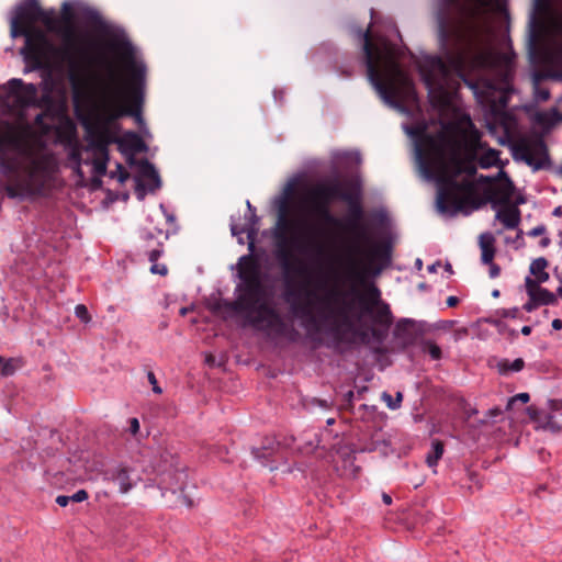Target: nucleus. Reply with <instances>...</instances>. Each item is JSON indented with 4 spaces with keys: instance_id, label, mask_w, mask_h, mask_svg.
<instances>
[{
    "instance_id": "f3484780",
    "label": "nucleus",
    "mask_w": 562,
    "mask_h": 562,
    "mask_svg": "<svg viewBox=\"0 0 562 562\" xmlns=\"http://www.w3.org/2000/svg\"><path fill=\"white\" fill-rule=\"evenodd\" d=\"M8 103L16 109L35 105L37 103V87L34 83H24L21 79H11L3 86Z\"/></svg>"
},
{
    "instance_id": "b1692460",
    "label": "nucleus",
    "mask_w": 562,
    "mask_h": 562,
    "mask_svg": "<svg viewBox=\"0 0 562 562\" xmlns=\"http://www.w3.org/2000/svg\"><path fill=\"white\" fill-rule=\"evenodd\" d=\"M495 220L499 221L506 229H515L520 223V211L517 206L505 204L494 209Z\"/></svg>"
},
{
    "instance_id": "1a4fd4ad",
    "label": "nucleus",
    "mask_w": 562,
    "mask_h": 562,
    "mask_svg": "<svg viewBox=\"0 0 562 562\" xmlns=\"http://www.w3.org/2000/svg\"><path fill=\"white\" fill-rule=\"evenodd\" d=\"M551 11L541 49L544 74H533V93L538 102H544L550 98L549 90L539 85L542 77L562 79V0H532V23L537 15L542 16Z\"/></svg>"
},
{
    "instance_id": "dca6fc26",
    "label": "nucleus",
    "mask_w": 562,
    "mask_h": 562,
    "mask_svg": "<svg viewBox=\"0 0 562 562\" xmlns=\"http://www.w3.org/2000/svg\"><path fill=\"white\" fill-rule=\"evenodd\" d=\"M361 300L364 302V313L371 315L373 323L386 330L392 325L393 317L389 304L381 301L380 290L375 285H369Z\"/></svg>"
},
{
    "instance_id": "393cba45",
    "label": "nucleus",
    "mask_w": 562,
    "mask_h": 562,
    "mask_svg": "<svg viewBox=\"0 0 562 562\" xmlns=\"http://www.w3.org/2000/svg\"><path fill=\"white\" fill-rule=\"evenodd\" d=\"M247 207L250 212V218L249 221L245 224V225H239V224H236L234 222H232L231 224V232L234 236H239L241 234H247V237L250 239V243H249V250L252 251L254 250V237L255 235L257 234V228H256V225H257V222H258V217L256 216L255 214V209L251 206L250 202L247 201Z\"/></svg>"
},
{
    "instance_id": "603ef678",
    "label": "nucleus",
    "mask_w": 562,
    "mask_h": 562,
    "mask_svg": "<svg viewBox=\"0 0 562 562\" xmlns=\"http://www.w3.org/2000/svg\"><path fill=\"white\" fill-rule=\"evenodd\" d=\"M326 288V282L324 280H319L317 283H316V289L317 290H325Z\"/></svg>"
},
{
    "instance_id": "79ce46f5",
    "label": "nucleus",
    "mask_w": 562,
    "mask_h": 562,
    "mask_svg": "<svg viewBox=\"0 0 562 562\" xmlns=\"http://www.w3.org/2000/svg\"><path fill=\"white\" fill-rule=\"evenodd\" d=\"M148 381L153 385V391L157 394L161 393V389L157 385L156 376L153 372H148Z\"/></svg>"
},
{
    "instance_id": "5fc2aeb1",
    "label": "nucleus",
    "mask_w": 562,
    "mask_h": 562,
    "mask_svg": "<svg viewBox=\"0 0 562 562\" xmlns=\"http://www.w3.org/2000/svg\"><path fill=\"white\" fill-rule=\"evenodd\" d=\"M438 266H439V263H432V265L428 266V271L436 272Z\"/></svg>"
},
{
    "instance_id": "37998d69",
    "label": "nucleus",
    "mask_w": 562,
    "mask_h": 562,
    "mask_svg": "<svg viewBox=\"0 0 562 562\" xmlns=\"http://www.w3.org/2000/svg\"><path fill=\"white\" fill-rule=\"evenodd\" d=\"M70 502V496H67V495H58L56 497V503L60 506V507H66Z\"/></svg>"
},
{
    "instance_id": "2f4dec72",
    "label": "nucleus",
    "mask_w": 562,
    "mask_h": 562,
    "mask_svg": "<svg viewBox=\"0 0 562 562\" xmlns=\"http://www.w3.org/2000/svg\"><path fill=\"white\" fill-rule=\"evenodd\" d=\"M423 351L428 353L432 360H439L442 356L440 347L432 341H425L423 344Z\"/></svg>"
},
{
    "instance_id": "f704fd0d",
    "label": "nucleus",
    "mask_w": 562,
    "mask_h": 562,
    "mask_svg": "<svg viewBox=\"0 0 562 562\" xmlns=\"http://www.w3.org/2000/svg\"><path fill=\"white\" fill-rule=\"evenodd\" d=\"M88 498V493L85 490H79L70 496V502L80 503Z\"/></svg>"
},
{
    "instance_id": "39448f33",
    "label": "nucleus",
    "mask_w": 562,
    "mask_h": 562,
    "mask_svg": "<svg viewBox=\"0 0 562 562\" xmlns=\"http://www.w3.org/2000/svg\"><path fill=\"white\" fill-rule=\"evenodd\" d=\"M440 42L445 55V59L437 56H426L417 63L419 75L428 89V95L432 105L437 109L448 106L452 100L454 91L459 88L460 80L474 74H486L496 77L497 82H487L488 89H504L509 85L514 70V53L510 46L509 37L502 34L495 26V40H493L492 49L497 56L508 57V69L506 72L501 68L499 63L493 61L484 65H474L471 60H464L460 67L453 61V55L460 49L461 41L459 40V30H447L441 24Z\"/></svg>"
},
{
    "instance_id": "c756f323",
    "label": "nucleus",
    "mask_w": 562,
    "mask_h": 562,
    "mask_svg": "<svg viewBox=\"0 0 562 562\" xmlns=\"http://www.w3.org/2000/svg\"><path fill=\"white\" fill-rule=\"evenodd\" d=\"M443 445L439 440H435L431 443L430 451L426 456V462L428 467L434 468L438 464V461L443 454Z\"/></svg>"
},
{
    "instance_id": "5701e85b",
    "label": "nucleus",
    "mask_w": 562,
    "mask_h": 562,
    "mask_svg": "<svg viewBox=\"0 0 562 562\" xmlns=\"http://www.w3.org/2000/svg\"><path fill=\"white\" fill-rule=\"evenodd\" d=\"M363 217L362 207L358 203H352L349 209V215L345 221V227L355 233L357 239L367 240V231L361 225Z\"/></svg>"
},
{
    "instance_id": "72a5a7b5",
    "label": "nucleus",
    "mask_w": 562,
    "mask_h": 562,
    "mask_svg": "<svg viewBox=\"0 0 562 562\" xmlns=\"http://www.w3.org/2000/svg\"><path fill=\"white\" fill-rule=\"evenodd\" d=\"M111 177L116 178L120 183H124L128 178V172L122 165L117 164L116 170L111 171Z\"/></svg>"
},
{
    "instance_id": "20e7f679",
    "label": "nucleus",
    "mask_w": 562,
    "mask_h": 562,
    "mask_svg": "<svg viewBox=\"0 0 562 562\" xmlns=\"http://www.w3.org/2000/svg\"><path fill=\"white\" fill-rule=\"evenodd\" d=\"M0 170L7 177L8 196L25 199L53 184L58 159L31 125L0 121Z\"/></svg>"
},
{
    "instance_id": "9d476101",
    "label": "nucleus",
    "mask_w": 562,
    "mask_h": 562,
    "mask_svg": "<svg viewBox=\"0 0 562 562\" xmlns=\"http://www.w3.org/2000/svg\"><path fill=\"white\" fill-rule=\"evenodd\" d=\"M358 254H360V247L350 245L346 248L344 256L326 258L324 262L330 272L336 273L339 270L346 280L363 284L369 276H379L391 261V246L389 244H373L366 256V260L357 257Z\"/></svg>"
},
{
    "instance_id": "4be33fe9",
    "label": "nucleus",
    "mask_w": 562,
    "mask_h": 562,
    "mask_svg": "<svg viewBox=\"0 0 562 562\" xmlns=\"http://www.w3.org/2000/svg\"><path fill=\"white\" fill-rule=\"evenodd\" d=\"M499 173L503 177L502 181L491 189L490 200L493 209H496V206L499 205L509 204L514 191L513 182L507 175L504 171H501Z\"/></svg>"
},
{
    "instance_id": "4d7b16f0",
    "label": "nucleus",
    "mask_w": 562,
    "mask_h": 562,
    "mask_svg": "<svg viewBox=\"0 0 562 562\" xmlns=\"http://www.w3.org/2000/svg\"><path fill=\"white\" fill-rule=\"evenodd\" d=\"M533 303H535L533 301H532V302L527 303V304L525 305V308H526L528 312L532 311V308H533Z\"/></svg>"
},
{
    "instance_id": "052dcab7",
    "label": "nucleus",
    "mask_w": 562,
    "mask_h": 562,
    "mask_svg": "<svg viewBox=\"0 0 562 562\" xmlns=\"http://www.w3.org/2000/svg\"><path fill=\"white\" fill-rule=\"evenodd\" d=\"M498 295H499L498 290H495V291L493 292V296H498Z\"/></svg>"
},
{
    "instance_id": "ea45409f",
    "label": "nucleus",
    "mask_w": 562,
    "mask_h": 562,
    "mask_svg": "<svg viewBox=\"0 0 562 562\" xmlns=\"http://www.w3.org/2000/svg\"><path fill=\"white\" fill-rule=\"evenodd\" d=\"M162 254V249L161 248H156V249H153L148 252V259L150 262L155 263L158 258L161 256Z\"/></svg>"
},
{
    "instance_id": "09e8293b",
    "label": "nucleus",
    "mask_w": 562,
    "mask_h": 562,
    "mask_svg": "<svg viewBox=\"0 0 562 562\" xmlns=\"http://www.w3.org/2000/svg\"><path fill=\"white\" fill-rule=\"evenodd\" d=\"M349 157H350V159L355 160L358 164L361 161L360 154L357 153V151L356 153H350Z\"/></svg>"
},
{
    "instance_id": "680f3d73",
    "label": "nucleus",
    "mask_w": 562,
    "mask_h": 562,
    "mask_svg": "<svg viewBox=\"0 0 562 562\" xmlns=\"http://www.w3.org/2000/svg\"><path fill=\"white\" fill-rule=\"evenodd\" d=\"M558 292L560 295H562V288H559Z\"/></svg>"
},
{
    "instance_id": "6e6d98bb",
    "label": "nucleus",
    "mask_w": 562,
    "mask_h": 562,
    "mask_svg": "<svg viewBox=\"0 0 562 562\" xmlns=\"http://www.w3.org/2000/svg\"><path fill=\"white\" fill-rule=\"evenodd\" d=\"M403 395L401 392L396 394L395 403H398V407L401 406Z\"/></svg>"
},
{
    "instance_id": "49530a36",
    "label": "nucleus",
    "mask_w": 562,
    "mask_h": 562,
    "mask_svg": "<svg viewBox=\"0 0 562 562\" xmlns=\"http://www.w3.org/2000/svg\"><path fill=\"white\" fill-rule=\"evenodd\" d=\"M552 328L554 330H560L562 329V321L560 318H555L552 321Z\"/></svg>"
},
{
    "instance_id": "412c9836",
    "label": "nucleus",
    "mask_w": 562,
    "mask_h": 562,
    "mask_svg": "<svg viewBox=\"0 0 562 562\" xmlns=\"http://www.w3.org/2000/svg\"><path fill=\"white\" fill-rule=\"evenodd\" d=\"M306 192H308L312 198H317L329 203L334 199H341L345 201L350 200L349 194L342 188V183L338 180L326 183H318Z\"/></svg>"
},
{
    "instance_id": "e433bc0d",
    "label": "nucleus",
    "mask_w": 562,
    "mask_h": 562,
    "mask_svg": "<svg viewBox=\"0 0 562 562\" xmlns=\"http://www.w3.org/2000/svg\"><path fill=\"white\" fill-rule=\"evenodd\" d=\"M150 271L156 274L166 276L168 272V269L165 265L160 263H153L150 267Z\"/></svg>"
},
{
    "instance_id": "13d9d810",
    "label": "nucleus",
    "mask_w": 562,
    "mask_h": 562,
    "mask_svg": "<svg viewBox=\"0 0 562 562\" xmlns=\"http://www.w3.org/2000/svg\"><path fill=\"white\" fill-rule=\"evenodd\" d=\"M553 214H554V215H560V214H562V210H561V207H560V206H559V207H557V209L553 211Z\"/></svg>"
},
{
    "instance_id": "8fccbe9b",
    "label": "nucleus",
    "mask_w": 562,
    "mask_h": 562,
    "mask_svg": "<svg viewBox=\"0 0 562 562\" xmlns=\"http://www.w3.org/2000/svg\"><path fill=\"white\" fill-rule=\"evenodd\" d=\"M44 119V114L43 113H38L35 115V124L41 126L42 125V121Z\"/></svg>"
},
{
    "instance_id": "c85d7f7f",
    "label": "nucleus",
    "mask_w": 562,
    "mask_h": 562,
    "mask_svg": "<svg viewBox=\"0 0 562 562\" xmlns=\"http://www.w3.org/2000/svg\"><path fill=\"white\" fill-rule=\"evenodd\" d=\"M525 362L521 358H517L513 361L508 359H502L497 362L496 367L501 374H508L510 372H519L524 369Z\"/></svg>"
},
{
    "instance_id": "3c124183",
    "label": "nucleus",
    "mask_w": 562,
    "mask_h": 562,
    "mask_svg": "<svg viewBox=\"0 0 562 562\" xmlns=\"http://www.w3.org/2000/svg\"><path fill=\"white\" fill-rule=\"evenodd\" d=\"M550 238L549 237H543L541 240H540V246L541 247H548L550 245Z\"/></svg>"
},
{
    "instance_id": "a18cd8bd",
    "label": "nucleus",
    "mask_w": 562,
    "mask_h": 562,
    "mask_svg": "<svg viewBox=\"0 0 562 562\" xmlns=\"http://www.w3.org/2000/svg\"><path fill=\"white\" fill-rule=\"evenodd\" d=\"M458 302H459V299L457 296H449L447 299V304L449 307L456 306L458 304Z\"/></svg>"
},
{
    "instance_id": "c03bdc74",
    "label": "nucleus",
    "mask_w": 562,
    "mask_h": 562,
    "mask_svg": "<svg viewBox=\"0 0 562 562\" xmlns=\"http://www.w3.org/2000/svg\"><path fill=\"white\" fill-rule=\"evenodd\" d=\"M488 265H490V277H491V278H496V277H498V276H499V273H501V269H499V267H498L497 265L493 263V262H492V263H488Z\"/></svg>"
},
{
    "instance_id": "864d4df0",
    "label": "nucleus",
    "mask_w": 562,
    "mask_h": 562,
    "mask_svg": "<svg viewBox=\"0 0 562 562\" xmlns=\"http://www.w3.org/2000/svg\"><path fill=\"white\" fill-rule=\"evenodd\" d=\"M530 333H531V327H530V326H524V327L521 328V334H522V335L527 336V335H529Z\"/></svg>"
},
{
    "instance_id": "bf43d9fd",
    "label": "nucleus",
    "mask_w": 562,
    "mask_h": 562,
    "mask_svg": "<svg viewBox=\"0 0 562 562\" xmlns=\"http://www.w3.org/2000/svg\"><path fill=\"white\" fill-rule=\"evenodd\" d=\"M422 265H423V263H422V260H420V259H417V261H416V266L418 267V269H420V268H422Z\"/></svg>"
},
{
    "instance_id": "aec40b11",
    "label": "nucleus",
    "mask_w": 562,
    "mask_h": 562,
    "mask_svg": "<svg viewBox=\"0 0 562 562\" xmlns=\"http://www.w3.org/2000/svg\"><path fill=\"white\" fill-rule=\"evenodd\" d=\"M137 192L143 198L146 192H154L160 188V177L150 162L143 160L138 164L136 176Z\"/></svg>"
},
{
    "instance_id": "f8f14e48",
    "label": "nucleus",
    "mask_w": 562,
    "mask_h": 562,
    "mask_svg": "<svg viewBox=\"0 0 562 562\" xmlns=\"http://www.w3.org/2000/svg\"><path fill=\"white\" fill-rule=\"evenodd\" d=\"M290 292L286 301L291 304V311L301 321V325L307 333L314 334L319 330V322L315 310L325 318L340 317L345 325H350L349 316L345 307L339 306L341 295L336 289H327L323 295H317L315 290H305L303 301L292 300Z\"/></svg>"
},
{
    "instance_id": "4468645a",
    "label": "nucleus",
    "mask_w": 562,
    "mask_h": 562,
    "mask_svg": "<svg viewBox=\"0 0 562 562\" xmlns=\"http://www.w3.org/2000/svg\"><path fill=\"white\" fill-rule=\"evenodd\" d=\"M100 121L101 117L90 113L87 127L97 140L103 145L117 144L119 149L125 155H134L144 150V142L137 133L128 131L120 134L117 122L109 124V128L104 130Z\"/></svg>"
},
{
    "instance_id": "a878e982",
    "label": "nucleus",
    "mask_w": 562,
    "mask_h": 562,
    "mask_svg": "<svg viewBox=\"0 0 562 562\" xmlns=\"http://www.w3.org/2000/svg\"><path fill=\"white\" fill-rule=\"evenodd\" d=\"M526 283L528 286V293L530 295L531 301L535 302V304H553L555 302V296L552 292L548 291L547 289L538 286L536 283L532 282L530 278L526 279Z\"/></svg>"
},
{
    "instance_id": "423d86ee",
    "label": "nucleus",
    "mask_w": 562,
    "mask_h": 562,
    "mask_svg": "<svg viewBox=\"0 0 562 562\" xmlns=\"http://www.w3.org/2000/svg\"><path fill=\"white\" fill-rule=\"evenodd\" d=\"M301 184L300 178H292L285 184L282 193L274 201L278 218L272 228L274 240V256L280 265L283 276L289 279L293 276H301L305 272L304 266L294 260L292 251L300 254H313L317 259L323 258L324 248L321 244L313 243L310 234V225L304 216L291 215V204L296 211L306 206L310 211L325 222L337 224L338 221L330 214L329 202L312 198L308 192L297 194Z\"/></svg>"
},
{
    "instance_id": "473e14b6",
    "label": "nucleus",
    "mask_w": 562,
    "mask_h": 562,
    "mask_svg": "<svg viewBox=\"0 0 562 562\" xmlns=\"http://www.w3.org/2000/svg\"><path fill=\"white\" fill-rule=\"evenodd\" d=\"M75 315L82 322V323H89L91 317L89 315L88 308L83 304H78L75 307Z\"/></svg>"
},
{
    "instance_id": "bb28decb",
    "label": "nucleus",
    "mask_w": 562,
    "mask_h": 562,
    "mask_svg": "<svg viewBox=\"0 0 562 562\" xmlns=\"http://www.w3.org/2000/svg\"><path fill=\"white\" fill-rule=\"evenodd\" d=\"M495 238L491 233H483L480 235V248H481V259L484 265L492 263L495 256L494 248Z\"/></svg>"
},
{
    "instance_id": "f03ea898",
    "label": "nucleus",
    "mask_w": 562,
    "mask_h": 562,
    "mask_svg": "<svg viewBox=\"0 0 562 562\" xmlns=\"http://www.w3.org/2000/svg\"><path fill=\"white\" fill-rule=\"evenodd\" d=\"M414 139L415 158L423 177L437 183V206L441 214L454 216L463 212L465 201L474 193V161L483 169L499 164V151L479 143L471 158H464L459 144L445 131L426 133L425 124L404 125Z\"/></svg>"
},
{
    "instance_id": "9b49d317",
    "label": "nucleus",
    "mask_w": 562,
    "mask_h": 562,
    "mask_svg": "<svg viewBox=\"0 0 562 562\" xmlns=\"http://www.w3.org/2000/svg\"><path fill=\"white\" fill-rule=\"evenodd\" d=\"M238 278L237 297L234 308L245 313L254 322L260 321L270 312L265 303V290L259 261L251 255L241 256L237 263Z\"/></svg>"
},
{
    "instance_id": "2eb2a0df",
    "label": "nucleus",
    "mask_w": 562,
    "mask_h": 562,
    "mask_svg": "<svg viewBox=\"0 0 562 562\" xmlns=\"http://www.w3.org/2000/svg\"><path fill=\"white\" fill-rule=\"evenodd\" d=\"M513 158L524 161L533 170H540L549 165V155L544 142L539 137H525L513 144Z\"/></svg>"
},
{
    "instance_id": "de8ad7c7",
    "label": "nucleus",
    "mask_w": 562,
    "mask_h": 562,
    "mask_svg": "<svg viewBox=\"0 0 562 562\" xmlns=\"http://www.w3.org/2000/svg\"><path fill=\"white\" fill-rule=\"evenodd\" d=\"M382 501L385 505H391L392 504V497L386 494V493H383L382 494Z\"/></svg>"
},
{
    "instance_id": "58836bf2",
    "label": "nucleus",
    "mask_w": 562,
    "mask_h": 562,
    "mask_svg": "<svg viewBox=\"0 0 562 562\" xmlns=\"http://www.w3.org/2000/svg\"><path fill=\"white\" fill-rule=\"evenodd\" d=\"M546 233V226L544 225H538L533 227L531 231H529L528 235L532 237L544 235Z\"/></svg>"
},
{
    "instance_id": "c9c22d12",
    "label": "nucleus",
    "mask_w": 562,
    "mask_h": 562,
    "mask_svg": "<svg viewBox=\"0 0 562 562\" xmlns=\"http://www.w3.org/2000/svg\"><path fill=\"white\" fill-rule=\"evenodd\" d=\"M382 400L385 402L389 408L396 409L398 408V403H395V400H393L392 395L384 392L382 394Z\"/></svg>"
},
{
    "instance_id": "a19ab883",
    "label": "nucleus",
    "mask_w": 562,
    "mask_h": 562,
    "mask_svg": "<svg viewBox=\"0 0 562 562\" xmlns=\"http://www.w3.org/2000/svg\"><path fill=\"white\" fill-rule=\"evenodd\" d=\"M530 396L528 393H519L510 398L509 404L515 403L516 401H520L521 403L529 402Z\"/></svg>"
},
{
    "instance_id": "6e6552de",
    "label": "nucleus",
    "mask_w": 562,
    "mask_h": 562,
    "mask_svg": "<svg viewBox=\"0 0 562 562\" xmlns=\"http://www.w3.org/2000/svg\"><path fill=\"white\" fill-rule=\"evenodd\" d=\"M363 52L368 79L383 102L403 113H407L408 108L419 110L412 78L403 68V49L384 36L379 35L373 41L367 30Z\"/></svg>"
},
{
    "instance_id": "6ab92c4d",
    "label": "nucleus",
    "mask_w": 562,
    "mask_h": 562,
    "mask_svg": "<svg viewBox=\"0 0 562 562\" xmlns=\"http://www.w3.org/2000/svg\"><path fill=\"white\" fill-rule=\"evenodd\" d=\"M104 480L113 482L122 494H126L136 485L139 477L135 474L134 469L117 464L104 472Z\"/></svg>"
},
{
    "instance_id": "ddd939ff",
    "label": "nucleus",
    "mask_w": 562,
    "mask_h": 562,
    "mask_svg": "<svg viewBox=\"0 0 562 562\" xmlns=\"http://www.w3.org/2000/svg\"><path fill=\"white\" fill-rule=\"evenodd\" d=\"M106 146L98 140V145L90 149L80 145L79 140L69 135L66 139V150L68 156V166L81 179H85L82 165L91 166V172L94 176H103L106 172L108 153Z\"/></svg>"
},
{
    "instance_id": "7c9ffc66",
    "label": "nucleus",
    "mask_w": 562,
    "mask_h": 562,
    "mask_svg": "<svg viewBox=\"0 0 562 562\" xmlns=\"http://www.w3.org/2000/svg\"><path fill=\"white\" fill-rule=\"evenodd\" d=\"M20 367V361L16 359H4L0 356V373L2 375H11Z\"/></svg>"
},
{
    "instance_id": "4c0bfd02",
    "label": "nucleus",
    "mask_w": 562,
    "mask_h": 562,
    "mask_svg": "<svg viewBox=\"0 0 562 562\" xmlns=\"http://www.w3.org/2000/svg\"><path fill=\"white\" fill-rule=\"evenodd\" d=\"M128 431L131 435L135 436L139 431V422L137 418L133 417L128 420Z\"/></svg>"
},
{
    "instance_id": "a211bd4d",
    "label": "nucleus",
    "mask_w": 562,
    "mask_h": 562,
    "mask_svg": "<svg viewBox=\"0 0 562 562\" xmlns=\"http://www.w3.org/2000/svg\"><path fill=\"white\" fill-rule=\"evenodd\" d=\"M533 419L538 428L559 432L562 429V402L550 401L549 408L536 412Z\"/></svg>"
},
{
    "instance_id": "f257e3e1",
    "label": "nucleus",
    "mask_w": 562,
    "mask_h": 562,
    "mask_svg": "<svg viewBox=\"0 0 562 562\" xmlns=\"http://www.w3.org/2000/svg\"><path fill=\"white\" fill-rule=\"evenodd\" d=\"M72 8L69 2L61 5V16L54 9L43 10L37 0H26L19 4L10 19L12 37L23 36L25 44L21 55L26 63L25 71L43 70L41 83L44 95L53 92V65H66L72 80L82 65L99 68L93 59L110 60L99 50L88 54L82 47H77V36L72 27Z\"/></svg>"
},
{
    "instance_id": "cd10ccee",
    "label": "nucleus",
    "mask_w": 562,
    "mask_h": 562,
    "mask_svg": "<svg viewBox=\"0 0 562 562\" xmlns=\"http://www.w3.org/2000/svg\"><path fill=\"white\" fill-rule=\"evenodd\" d=\"M547 267L548 261L542 257L535 259L530 263V273L535 276L537 282H544L549 279V274L546 271Z\"/></svg>"
},
{
    "instance_id": "7ed1b4c3",
    "label": "nucleus",
    "mask_w": 562,
    "mask_h": 562,
    "mask_svg": "<svg viewBox=\"0 0 562 562\" xmlns=\"http://www.w3.org/2000/svg\"><path fill=\"white\" fill-rule=\"evenodd\" d=\"M104 47L116 55L124 69V77L119 76L111 60L93 59V64L99 65V70H105V75L98 71L94 76L97 93L90 113L101 117V126L104 130L120 117L131 115L145 133L142 105L146 66L123 32H109Z\"/></svg>"
},
{
    "instance_id": "0eeeda50",
    "label": "nucleus",
    "mask_w": 562,
    "mask_h": 562,
    "mask_svg": "<svg viewBox=\"0 0 562 562\" xmlns=\"http://www.w3.org/2000/svg\"><path fill=\"white\" fill-rule=\"evenodd\" d=\"M501 7V0H442L439 32L442 23L447 30H459L461 50L453 55L457 67L464 60H471L474 65H486L494 60L506 72L508 57L497 56L492 49L496 26L494 12Z\"/></svg>"
},
{
    "instance_id": "e2e57ef3",
    "label": "nucleus",
    "mask_w": 562,
    "mask_h": 562,
    "mask_svg": "<svg viewBox=\"0 0 562 562\" xmlns=\"http://www.w3.org/2000/svg\"><path fill=\"white\" fill-rule=\"evenodd\" d=\"M450 269H451V266L447 265V271H450Z\"/></svg>"
}]
</instances>
